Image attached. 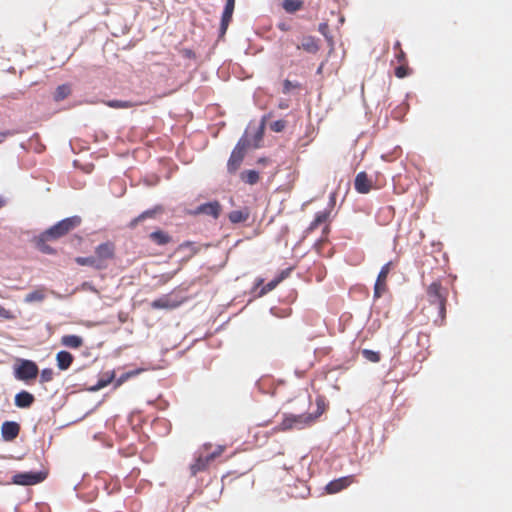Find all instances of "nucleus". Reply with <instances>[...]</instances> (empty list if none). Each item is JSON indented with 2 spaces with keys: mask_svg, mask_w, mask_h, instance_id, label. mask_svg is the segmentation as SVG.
<instances>
[{
  "mask_svg": "<svg viewBox=\"0 0 512 512\" xmlns=\"http://www.w3.org/2000/svg\"><path fill=\"white\" fill-rule=\"evenodd\" d=\"M81 223L78 216L65 218L49 229L42 232L39 236L35 237L34 243L36 248L44 254H55L56 251L48 242H53L61 237L67 235L70 231L74 230Z\"/></svg>",
  "mask_w": 512,
  "mask_h": 512,
  "instance_id": "1",
  "label": "nucleus"
},
{
  "mask_svg": "<svg viewBox=\"0 0 512 512\" xmlns=\"http://www.w3.org/2000/svg\"><path fill=\"white\" fill-rule=\"evenodd\" d=\"M448 289L438 281L431 283L426 289V300L429 303L428 309L433 316L434 324L441 326L446 318V303Z\"/></svg>",
  "mask_w": 512,
  "mask_h": 512,
  "instance_id": "2",
  "label": "nucleus"
},
{
  "mask_svg": "<svg viewBox=\"0 0 512 512\" xmlns=\"http://www.w3.org/2000/svg\"><path fill=\"white\" fill-rule=\"evenodd\" d=\"M316 422L315 416H309L307 413L303 414H284L281 423L275 426L272 431L274 433L286 432L293 429H304L311 426Z\"/></svg>",
  "mask_w": 512,
  "mask_h": 512,
  "instance_id": "3",
  "label": "nucleus"
},
{
  "mask_svg": "<svg viewBox=\"0 0 512 512\" xmlns=\"http://www.w3.org/2000/svg\"><path fill=\"white\" fill-rule=\"evenodd\" d=\"M47 475L46 471L21 472L12 477V483L20 486H32L43 482Z\"/></svg>",
  "mask_w": 512,
  "mask_h": 512,
  "instance_id": "4",
  "label": "nucleus"
},
{
  "mask_svg": "<svg viewBox=\"0 0 512 512\" xmlns=\"http://www.w3.org/2000/svg\"><path fill=\"white\" fill-rule=\"evenodd\" d=\"M212 448L211 443H205L202 445L200 453L195 458L194 462L189 466L191 476H196L199 472L206 471L212 462L208 455L204 453L209 452Z\"/></svg>",
  "mask_w": 512,
  "mask_h": 512,
  "instance_id": "5",
  "label": "nucleus"
},
{
  "mask_svg": "<svg viewBox=\"0 0 512 512\" xmlns=\"http://www.w3.org/2000/svg\"><path fill=\"white\" fill-rule=\"evenodd\" d=\"M39 373L38 366L31 360H22L15 370V377L18 380L29 382L37 377Z\"/></svg>",
  "mask_w": 512,
  "mask_h": 512,
  "instance_id": "6",
  "label": "nucleus"
},
{
  "mask_svg": "<svg viewBox=\"0 0 512 512\" xmlns=\"http://www.w3.org/2000/svg\"><path fill=\"white\" fill-rule=\"evenodd\" d=\"M246 153V143L239 141L234 147L230 158L227 162V170L230 174H234L240 168Z\"/></svg>",
  "mask_w": 512,
  "mask_h": 512,
  "instance_id": "7",
  "label": "nucleus"
},
{
  "mask_svg": "<svg viewBox=\"0 0 512 512\" xmlns=\"http://www.w3.org/2000/svg\"><path fill=\"white\" fill-rule=\"evenodd\" d=\"M222 211V206L218 201H211L208 203L201 204L197 206L194 210L190 212L191 215L197 216L200 214H204L207 216H211L214 219H217Z\"/></svg>",
  "mask_w": 512,
  "mask_h": 512,
  "instance_id": "8",
  "label": "nucleus"
},
{
  "mask_svg": "<svg viewBox=\"0 0 512 512\" xmlns=\"http://www.w3.org/2000/svg\"><path fill=\"white\" fill-rule=\"evenodd\" d=\"M391 262L382 266L374 285V298H380L387 290V277L390 272Z\"/></svg>",
  "mask_w": 512,
  "mask_h": 512,
  "instance_id": "9",
  "label": "nucleus"
},
{
  "mask_svg": "<svg viewBox=\"0 0 512 512\" xmlns=\"http://www.w3.org/2000/svg\"><path fill=\"white\" fill-rule=\"evenodd\" d=\"M354 482H356L354 475L340 477L338 479H334V480L330 481L326 485L325 490L328 494H336V493L346 489Z\"/></svg>",
  "mask_w": 512,
  "mask_h": 512,
  "instance_id": "10",
  "label": "nucleus"
},
{
  "mask_svg": "<svg viewBox=\"0 0 512 512\" xmlns=\"http://www.w3.org/2000/svg\"><path fill=\"white\" fill-rule=\"evenodd\" d=\"M20 432V425L14 421H5L1 426V435L2 438L11 442L16 439Z\"/></svg>",
  "mask_w": 512,
  "mask_h": 512,
  "instance_id": "11",
  "label": "nucleus"
},
{
  "mask_svg": "<svg viewBox=\"0 0 512 512\" xmlns=\"http://www.w3.org/2000/svg\"><path fill=\"white\" fill-rule=\"evenodd\" d=\"M181 304V301L173 299L170 295H163L158 299L151 302L150 306L153 309H174Z\"/></svg>",
  "mask_w": 512,
  "mask_h": 512,
  "instance_id": "12",
  "label": "nucleus"
},
{
  "mask_svg": "<svg viewBox=\"0 0 512 512\" xmlns=\"http://www.w3.org/2000/svg\"><path fill=\"white\" fill-rule=\"evenodd\" d=\"M355 190L360 194H367L372 189V181L368 178L366 172H359L354 181Z\"/></svg>",
  "mask_w": 512,
  "mask_h": 512,
  "instance_id": "13",
  "label": "nucleus"
},
{
  "mask_svg": "<svg viewBox=\"0 0 512 512\" xmlns=\"http://www.w3.org/2000/svg\"><path fill=\"white\" fill-rule=\"evenodd\" d=\"M235 7V0H226V5L221 17L220 32L224 35L227 31L229 23L232 20V15Z\"/></svg>",
  "mask_w": 512,
  "mask_h": 512,
  "instance_id": "14",
  "label": "nucleus"
},
{
  "mask_svg": "<svg viewBox=\"0 0 512 512\" xmlns=\"http://www.w3.org/2000/svg\"><path fill=\"white\" fill-rule=\"evenodd\" d=\"M298 50H304L310 54H316L320 50L319 40L313 36H303L300 44L297 45Z\"/></svg>",
  "mask_w": 512,
  "mask_h": 512,
  "instance_id": "15",
  "label": "nucleus"
},
{
  "mask_svg": "<svg viewBox=\"0 0 512 512\" xmlns=\"http://www.w3.org/2000/svg\"><path fill=\"white\" fill-rule=\"evenodd\" d=\"M115 247L112 243H105L98 246V269L102 260H111L114 257Z\"/></svg>",
  "mask_w": 512,
  "mask_h": 512,
  "instance_id": "16",
  "label": "nucleus"
},
{
  "mask_svg": "<svg viewBox=\"0 0 512 512\" xmlns=\"http://www.w3.org/2000/svg\"><path fill=\"white\" fill-rule=\"evenodd\" d=\"M15 405L19 408H29L35 401L34 396L23 390L15 395Z\"/></svg>",
  "mask_w": 512,
  "mask_h": 512,
  "instance_id": "17",
  "label": "nucleus"
},
{
  "mask_svg": "<svg viewBox=\"0 0 512 512\" xmlns=\"http://www.w3.org/2000/svg\"><path fill=\"white\" fill-rule=\"evenodd\" d=\"M73 356L71 353L67 352V351H60L57 353L56 355V362H57V366L60 370H67L72 362H73Z\"/></svg>",
  "mask_w": 512,
  "mask_h": 512,
  "instance_id": "18",
  "label": "nucleus"
},
{
  "mask_svg": "<svg viewBox=\"0 0 512 512\" xmlns=\"http://www.w3.org/2000/svg\"><path fill=\"white\" fill-rule=\"evenodd\" d=\"M249 216H250V211L247 207H245L241 210L231 211L228 214V219L230 220L231 223L237 224V223H242V222L247 221L249 219Z\"/></svg>",
  "mask_w": 512,
  "mask_h": 512,
  "instance_id": "19",
  "label": "nucleus"
},
{
  "mask_svg": "<svg viewBox=\"0 0 512 512\" xmlns=\"http://www.w3.org/2000/svg\"><path fill=\"white\" fill-rule=\"evenodd\" d=\"M149 238L152 242H154L157 245L163 246L171 242L172 238L171 236L162 230H157L152 233H150Z\"/></svg>",
  "mask_w": 512,
  "mask_h": 512,
  "instance_id": "20",
  "label": "nucleus"
},
{
  "mask_svg": "<svg viewBox=\"0 0 512 512\" xmlns=\"http://www.w3.org/2000/svg\"><path fill=\"white\" fill-rule=\"evenodd\" d=\"M61 344L67 348L77 349L82 346L83 339L77 335H64L61 337Z\"/></svg>",
  "mask_w": 512,
  "mask_h": 512,
  "instance_id": "21",
  "label": "nucleus"
},
{
  "mask_svg": "<svg viewBox=\"0 0 512 512\" xmlns=\"http://www.w3.org/2000/svg\"><path fill=\"white\" fill-rule=\"evenodd\" d=\"M329 214L330 212L327 210L318 212L315 215L314 220L310 223L308 231L312 232L316 230L322 223H325L328 220Z\"/></svg>",
  "mask_w": 512,
  "mask_h": 512,
  "instance_id": "22",
  "label": "nucleus"
},
{
  "mask_svg": "<svg viewBox=\"0 0 512 512\" xmlns=\"http://www.w3.org/2000/svg\"><path fill=\"white\" fill-rule=\"evenodd\" d=\"M46 297V289L38 288L25 296L26 303L41 302Z\"/></svg>",
  "mask_w": 512,
  "mask_h": 512,
  "instance_id": "23",
  "label": "nucleus"
},
{
  "mask_svg": "<svg viewBox=\"0 0 512 512\" xmlns=\"http://www.w3.org/2000/svg\"><path fill=\"white\" fill-rule=\"evenodd\" d=\"M241 180L249 185H254L260 180V175L256 170H245L240 174Z\"/></svg>",
  "mask_w": 512,
  "mask_h": 512,
  "instance_id": "24",
  "label": "nucleus"
},
{
  "mask_svg": "<svg viewBox=\"0 0 512 512\" xmlns=\"http://www.w3.org/2000/svg\"><path fill=\"white\" fill-rule=\"evenodd\" d=\"M303 6L301 0H284L282 3L283 9L288 13H294L300 10Z\"/></svg>",
  "mask_w": 512,
  "mask_h": 512,
  "instance_id": "25",
  "label": "nucleus"
},
{
  "mask_svg": "<svg viewBox=\"0 0 512 512\" xmlns=\"http://www.w3.org/2000/svg\"><path fill=\"white\" fill-rule=\"evenodd\" d=\"M141 370H132L125 373H122L118 378L114 379V388H118L123 383H125L128 379L138 375Z\"/></svg>",
  "mask_w": 512,
  "mask_h": 512,
  "instance_id": "26",
  "label": "nucleus"
},
{
  "mask_svg": "<svg viewBox=\"0 0 512 512\" xmlns=\"http://www.w3.org/2000/svg\"><path fill=\"white\" fill-rule=\"evenodd\" d=\"M155 213H156V210H146V211H144L143 213H141L139 216L134 218L129 223V227L130 228H135L138 225V223H140L141 221L145 220L146 218L154 217Z\"/></svg>",
  "mask_w": 512,
  "mask_h": 512,
  "instance_id": "27",
  "label": "nucleus"
},
{
  "mask_svg": "<svg viewBox=\"0 0 512 512\" xmlns=\"http://www.w3.org/2000/svg\"><path fill=\"white\" fill-rule=\"evenodd\" d=\"M318 31L325 37L326 41L328 42L329 46L333 48L334 41L333 36L329 32V25L328 23H320L318 27Z\"/></svg>",
  "mask_w": 512,
  "mask_h": 512,
  "instance_id": "28",
  "label": "nucleus"
},
{
  "mask_svg": "<svg viewBox=\"0 0 512 512\" xmlns=\"http://www.w3.org/2000/svg\"><path fill=\"white\" fill-rule=\"evenodd\" d=\"M71 90L68 85H60L57 87L55 93H54V99L56 101L64 100L66 97L69 96Z\"/></svg>",
  "mask_w": 512,
  "mask_h": 512,
  "instance_id": "29",
  "label": "nucleus"
},
{
  "mask_svg": "<svg viewBox=\"0 0 512 512\" xmlns=\"http://www.w3.org/2000/svg\"><path fill=\"white\" fill-rule=\"evenodd\" d=\"M115 376V371L104 374L100 379H98V390L113 382Z\"/></svg>",
  "mask_w": 512,
  "mask_h": 512,
  "instance_id": "30",
  "label": "nucleus"
},
{
  "mask_svg": "<svg viewBox=\"0 0 512 512\" xmlns=\"http://www.w3.org/2000/svg\"><path fill=\"white\" fill-rule=\"evenodd\" d=\"M394 73L397 78H404L411 74V69L409 68L408 63H402L395 68Z\"/></svg>",
  "mask_w": 512,
  "mask_h": 512,
  "instance_id": "31",
  "label": "nucleus"
},
{
  "mask_svg": "<svg viewBox=\"0 0 512 512\" xmlns=\"http://www.w3.org/2000/svg\"><path fill=\"white\" fill-rule=\"evenodd\" d=\"M363 357L373 363H378L381 359L379 352L370 350V349H363L362 350Z\"/></svg>",
  "mask_w": 512,
  "mask_h": 512,
  "instance_id": "32",
  "label": "nucleus"
},
{
  "mask_svg": "<svg viewBox=\"0 0 512 512\" xmlns=\"http://www.w3.org/2000/svg\"><path fill=\"white\" fill-rule=\"evenodd\" d=\"M317 410L315 413H307L309 416H315L316 420L324 413L326 409L325 402L322 398H317L316 400Z\"/></svg>",
  "mask_w": 512,
  "mask_h": 512,
  "instance_id": "33",
  "label": "nucleus"
},
{
  "mask_svg": "<svg viewBox=\"0 0 512 512\" xmlns=\"http://www.w3.org/2000/svg\"><path fill=\"white\" fill-rule=\"evenodd\" d=\"M179 250L188 249L190 251V255H195L199 252V248L195 245L194 242L186 241L179 245Z\"/></svg>",
  "mask_w": 512,
  "mask_h": 512,
  "instance_id": "34",
  "label": "nucleus"
},
{
  "mask_svg": "<svg viewBox=\"0 0 512 512\" xmlns=\"http://www.w3.org/2000/svg\"><path fill=\"white\" fill-rule=\"evenodd\" d=\"M106 104L111 107V108H116V109H119V108H130L133 106V104L129 101H119V100H113V101H108L106 102Z\"/></svg>",
  "mask_w": 512,
  "mask_h": 512,
  "instance_id": "35",
  "label": "nucleus"
},
{
  "mask_svg": "<svg viewBox=\"0 0 512 512\" xmlns=\"http://www.w3.org/2000/svg\"><path fill=\"white\" fill-rule=\"evenodd\" d=\"M226 450V446L224 445H217L216 448L212 452H206L209 459L213 462L216 458L220 457L224 451Z\"/></svg>",
  "mask_w": 512,
  "mask_h": 512,
  "instance_id": "36",
  "label": "nucleus"
},
{
  "mask_svg": "<svg viewBox=\"0 0 512 512\" xmlns=\"http://www.w3.org/2000/svg\"><path fill=\"white\" fill-rule=\"evenodd\" d=\"M53 376H54V372H53V369L51 368H45L41 371V374H40V382L41 383H46V382H50L53 380Z\"/></svg>",
  "mask_w": 512,
  "mask_h": 512,
  "instance_id": "37",
  "label": "nucleus"
},
{
  "mask_svg": "<svg viewBox=\"0 0 512 512\" xmlns=\"http://www.w3.org/2000/svg\"><path fill=\"white\" fill-rule=\"evenodd\" d=\"M299 86H300L299 83H297V82L294 83V82L286 79L283 82V89H282V91H283L284 94H288V93L291 92V90L299 88Z\"/></svg>",
  "mask_w": 512,
  "mask_h": 512,
  "instance_id": "38",
  "label": "nucleus"
},
{
  "mask_svg": "<svg viewBox=\"0 0 512 512\" xmlns=\"http://www.w3.org/2000/svg\"><path fill=\"white\" fill-rule=\"evenodd\" d=\"M283 280V277H278L270 282H268L262 289V293H267L272 291L277 287V285Z\"/></svg>",
  "mask_w": 512,
  "mask_h": 512,
  "instance_id": "39",
  "label": "nucleus"
},
{
  "mask_svg": "<svg viewBox=\"0 0 512 512\" xmlns=\"http://www.w3.org/2000/svg\"><path fill=\"white\" fill-rule=\"evenodd\" d=\"M286 127L285 120H277L271 123L270 128L274 132H282Z\"/></svg>",
  "mask_w": 512,
  "mask_h": 512,
  "instance_id": "40",
  "label": "nucleus"
},
{
  "mask_svg": "<svg viewBox=\"0 0 512 512\" xmlns=\"http://www.w3.org/2000/svg\"><path fill=\"white\" fill-rule=\"evenodd\" d=\"M0 318L2 319H5V320H13L15 319V315L13 314L12 311L6 309L5 307H3L2 305H0Z\"/></svg>",
  "mask_w": 512,
  "mask_h": 512,
  "instance_id": "41",
  "label": "nucleus"
},
{
  "mask_svg": "<svg viewBox=\"0 0 512 512\" xmlns=\"http://www.w3.org/2000/svg\"><path fill=\"white\" fill-rule=\"evenodd\" d=\"M395 60L398 64L408 63L406 53L403 51V49H400V51L395 53Z\"/></svg>",
  "mask_w": 512,
  "mask_h": 512,
  "instance_id": "42",
  "label": "nucleus"
},
{
  "mask_svg": "<svg viewBox=\"0 0 512 512\" xmlns=\"http://www.w3.org/2000/svg\"><path fill=\"white\" fill-rule=\"evenodd\" d=\"M15 132L7 130L4 132H0V143H2L8 136L14 135Z\"/></svg>",
  "mask_w": 512,
  "mask_h": 512,
  "instance_id": "43",
  "label": "nucleus"
},
{
  "mask_svg": "<svg viewBox=\"0 0 512 512\" xmlns=\"http://www.w3.org/2000/svg\"><path fill=\"white\" fill-rule=\"evenodd\" d=\"M393 48H394L395 52L400 51V49H402L400 41H396L394 43V47Z\"/></svg>",
  "mask_w": 512,
  "mask_h": 512,
  "instance_id": "44",
  "label": "nucleus"
},
{
  "mask_svg": "<svg viewBox=\"0 0 512 512\" xmlns=\"http://www.w3.org/2000/svg\"><path fill=\"white\" fill-rule=\"evenodd\" d=\"M6 205V200L4 197L0 196V209Z\"/></svg>",
  "mask_w": 512,
  "mask_h": 512,
  "instance_id": "45",
  "label": "nucleus"
},
{
  "mask_svg": "<svg viewBox=\"0 0 512 512\" xmlns=\"http://www.w3.org/2000/svg\"><path fill=\"white\" fill-rule=\"evenodd\" d=\"M289 274V270L283 271L279 277H283V279Z\"/></svg>",
  "mask_w": 512,
  "mask_h": 512,
  "instance_id": "46",
  "label": "nucleus"
},
{
  "mask_svg": "<svg viewBox=\"0 0 512 512\" xmlns=\"http://www.w3.org/2000/svg\"><path fill=\"white\" fill-rule=\"evenodd\" d=\"M92 170H93V165L91 164V165L89 166V169L87 170V172H91Z\"/></svg>",
  "mask_w": 512,
  "mask_h": 512,
  "instance_id": "47",
  "label": "nucleus"
},
{
  "mask_svg": "<svg viewBox=\"0 0 512 512\" xmlns=\"http://www.w3.org/2000/svg\"><path fill=\"white\" fill-rule=\"evenodd\" d=\"M279 28L282 29V30H286L284 25H280Z\"/></svg>",
  "mask_w": 512,
  "mask_h": 512,
  "instance_id": "48",
  "label": "nucleus"
},
{
  "mask_svg": "<svg viewBox=\"0 0 512 512\" xmlns=\"http://www.w3.org/2000/svg\"><path fill=\"white\" fill-rule=\"evenodd\" d=\"M78 262L79 263H83L82 259L81 258H78Z\"/></svg>",
  "mask_w": 512,
  "mask_h": 512,
  "instance_id": "49",
  "label": "nucleus"
},
{
  "mask_svg": "<svg viewBox=\"0 0 512 512\" xmlns=\"http://www.w3.org/2000/svg\"><path fill=\"white\" fill-rule=\"evenodd\" d=\"M268 423H261L260 426H266Z\"/></svg>",
  "mask_w": 512,
  "mask_h": 512,
  "instance_id": "50",
  "label": "nucleus"
}]
</instances>
